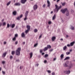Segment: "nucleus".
<instances>
[{
  "mask_svg": "<svg viewBox=\"0 0 75 75\" xmlns=\"http://www.w3.org/2000/svg\"><path fill=\"white\" fill-rule=\"evenodd\" d=\"M6 25V22H4L3 23V25Z\"/></svg>",
  "mask_w": 75,
  "mask_h": 75,
  "instance_id": "37998d69",
  "label": "nucleus"
},
{
  "mask_svg": "<svg viewBox=\"0 0 75 75\" xmlns=\"http://www.w3.org/2000/svg\"><path fill=\"white\" fill-rule=\"evenodd\" d=\"M68 62H66L65 63H64L63 64V66L64 67H68V66L67 65V63L68 64Z\"/></svg>",
  "mask_w": 75,
  "mask_h": 75,
  "instance_id": "39448f33",
  "label": "nucleus"
},
{
  "mask_svg": "<svg viewBox=\"0 0 75 75\" xmlns=\"http://www.w3.org/2000/svg\"><path fill=\"white\" fill-rule=\"evenodd\" d=\"M67 46H65L64 47H63V50H66L67 49Z\"/></svg>",
  "mask_w": 75,
  "mask_h": 75,
  "instance_id": "f704fd0d",
  "label": "nucleus"
},
{
  "mask_svg": "<svg viewBox=\"0 0 75 75\" xmlns=\"http://www.w3.org/2000/svg\"><path fill=\"white\" fill-rule=\"evenodd\" d=\"M52 13H53V11H51V14H52Z\"/></svg>",
  "mask_w": 75,
  "mask_h": 75,
  "instance_id": "338daca9",
  "label": "nucleus"
},
{
  "mask_svg": "<svg viewBox=\"0 0 75 75\" xmlns=\"http://www.w3.org/2000/svg\"><path fill=\"white\" fill-rule=\"evenodd\" d=\"M4 19H3L1 21H2V22H3V21H4Z\"/></svg>",
  "mask_w": 75,
  "mask_h": 75,
  "instance_id": "0e129e2a",
  "label": "nucleus"
},
{
  "mask_svg": "<svg viewBox=\"0 0 75 75\" xmlns=\"http://www.w3.org/2000/svg\"><path fill=\"white\" fill-rule=\"evenodd\" d=\"M69 11L68 10H67V11L66 16H69Z\"/></svg>",
  "mask_w": 75,
  "mask_h": 75,
  "instance_id": "9d476101",
  "label": "nucleus"
},
{
  "mask_svg": "<svg viewBox=\"0 0 75 75\" xmlns=\"http://www.w3.org/2000/svg\"><path fill=\"white\" fill-rule=\"evenodd\" d=\"M4 44H6V42H4Z\"/></svg>",
  "mask_w": 75,
  "mask_h": 75,
  "instance_id": "bf43d9fd",
  "label": "nucleus"
},
{
  "mask_svg": "<svg viewBox=\"0 0 75 75\" xmlns=\"http://www.w3.org/2000/svg\"><path fill=\"white\" fill-rule=\"evenodd\" d=\"M51 23H52V22H51V21H49L48 22V24H51Z\"/></svg>",
  "mask_w": 75,
  "mask_h": 75,
  "instance_id": "c03bdc74",
  "label": "nucleus"
},
{
  "mask_svg": "<svg viewBox=\"0 0 75 75\" xmlns=\"http://www.w3.org/2000/svg\"><path fill=\"white\" fill-rule=\"evenodd\" d=\"M69 58H70V57H67L64 59V60H67V59H69Z\"/></svg>",
  "mask_w": 75,
  "mask_h": 75,
  "instance_id": "393cba45",
  "label": "nucleus"
},
{
  "mask_svg": "<svg viewBox=\"0 0 75 75\" xmlns=\"http://www.w3.org/2000/svg\"><path fill=\"white\" fill-rule=\"evenodd\" d=\"M25 16V18H24V21H25L27 19V16Z\"/></svg>",
  "mask_w": 75,
  "mask_h": 75,
  "instance_id": "473e14b6",
  "label": "nucleus"
},
{
  "mask_svg": "<svg viewBox=\"0 0 75 75\" xmlns=\"http://www.w3.org/2000/svg\"><path fill=\"white\" fill-rule=\"evenodd\" d=\"M68 10L67 8H66L64 10L61 9V12H62L63 14H64L65 13V11H67Z\"/></svg>",
  "mask_w": 75,
  "mask_h": 75,
  "instance_id": "7ed1b4c3",
  "label": "nucleus"
},
{
  "mask_svg": "<svg viewBox=\"0 0 75 75\" xmlns=\"http://www.w3.org/2000/svg\"><path fill=\"white\" fill-rule=\"evenodd\" d=\"M21 36L22 37H25V34L24 32H23L22 33Z\"/></svg>",
  "mask_w": 75,
  "mask_h": 75,
  "instance_id": "dca6fc26",
  "label": "nucleus"
},
{
  "mask_svg": "<svg viewBox=\"0 0 75 75\" xmlns=\"http://www.w3.org/2000/svg\"><path fill=\"white\" fill-rule=\"evenodd\" d=\"M2 73H3V74H4V75L5 74V71H2Z\"/></svg>",
  "mask_w": 75,
  "mask_h": 75,
  "instance_id": "3c124183",
  "label": "nucleus"
},
{
  "mask_svg": "<svg viewBox=\"0 0 75 75\" xmlns=\"http://www.w3.org/2000/svg\"><path fill=\"white\" fill-rule=\"evenodd\" d=\"M18 34H16L15 35V36H14V37H15V38H17L18 37Z\"/></svg>",
  "mask_w": 75,
  "mask_h": 75,
  "instance_id": "72a5a7b5",
  "label": "nucleus"
},
{
  "mask_svg": "<svg viewBox=\"0 0 75 75\" xmlns=\"http://www.w3.org/2000/svg\"><path fill=\"white\" fill-rule=\"evenodd\" d=\"M42 34H41L39 36V39H40L42 37Z\"/></svg>",
  "mask_w": 75,
  "mask_h": 75,
  "instance_id": "58836bf2",
  "label": "nucleus"
},
{
  "mask_svg": "<svg viewBox=\"0 0 75 75\" xmlns=\"http://www.w3.org/2000/svg\"><path fill=\"white\" fill-rule=\"evenodd\" d=\"M47 48H49V49H50L51 48V46L50 45H47Z\"/></svg>",
  "mask_w": 75,
  "mask_h": 75,
  "instance_id": "6ab92c4d",
  "label": "nucleus"
},
{
  "mask_svg": "<svg viewBox=\"0 0 75 75\" xmlns=\"http://www.w3.org/2000/svg\"><path fill=\"white\" fill-rule=\"evenodd\" d=\"M47 72L48 73H49V74H50V73H51V71H50V70H47Z\"/></svg>",
  "mask_w": 75,
  "mask_h": 75,
  "instance_id": "49530a36",
  "label": "nucleus"
},
{
  "mask_svg": "<svg viewBox=\"0 0 75 75\" xmlns=\"http://www.w3.org/2000/svg\"><path fill=\"white\" fill-rule=\"evenodd\" d=\"M51 39L53 41H55L56 39V37L55 36H53L52 38Z\"/></svg>",
  "mask_w": 75,
  "mask_h": 75,
  "instance_id": "6e6552de",
  "label": "nucleus"
},
{
  "mask_svg": "<svg viewBox=\"0 0 75 75\" xmlns=\"http://www.w3.org/2000/svg\"><path fill=\"white\" fill-rule=\"evenodd\" d=\"M64 56V55L63 54H62L61 55L60 57L61 59H62V58H63Z\"/></svg>",
  "mask_w": 75,
  "mask_h": 75,
  "instance_id": "b1692460",
  "label": "nucleus"
},
{
  "mask_svg": "<svg viewBox=\"0 0 75 75\" xmlns=\"http://www.w3.org/2000/svg\"><path fill=\"white\" fill-rule=\"evenodd\" d=\"M56 58H54L53 59V61H55V60H56Z\"/></svg>",
  "mask_w": 75,
  "mask_h": 75,
  "instance_id": "4d7b16f0",
  "label": "nucleus"
},
{
  "mask_svg": "<svg viewBox=\"0 0 75 75\" xmlns=\"http://www.w3.org/2000/svg\"><path fill=\"white\" fill-rule=\"evenodd\" d=\"M38 8V5L37 4L35 5L33 7V9L34 10H36Z\"/></svg>",
  "mask_w": 75,
  "mask_h": 75,
  "instance_id": "20e7f679",
  "label": "nucleus"
},
{
  "mask_svg": "<svg viewBox=\"0 0 75 75\" xmlns=\"http://www.w3.org/2000/svg\"><path fill=\"white\" fill-rule=\"evenodd\" d=\"M42 50H40V53H42Z\"/></svg>",
  "mask_w": 75,
  "mask_h": 75,
  "instance_id": "6e6d98bb",
  "label": "nucleus"
},
{
  "mask_svg": "<svg viewBox=\"0 0 75 75\" xmlns=\"http://www.w3.org/2000/svg\"><path fill=\"white\" fill-rule=\"evenodd\" d=\"M37 45H38V43H36V44H35L34 45V47H36L37 46Z\"/></svg>",
  "mask_w": 75,
  "mask_h": 75,
  "instance_id": "7c9ffc66",
  "label": "nucleus"
},
{
  "mask_svg": "<svg viewBox=\"0 0 75 75\" xmlns=\"http://www.w3.org/2000/svg\"><path fill=\"white\" fill-rule=\"evenodd\" d=\"M45 6H46V5H45V4L43 5L42 7L43 8H45Z\"/></svg>",
  "mask_w": 75,
  "mask_h": 75,
  "instance_id": "a19ab883",
  "label": "nucleus"
},
{
  "mask_svg": "<svg viewBox=\"0 0 75 75\" xmlns=\"http://www.w3.org/2000/svg\"><path fill=\"white\" fill-rule=\"evenodd\" d=\"M52 75H55V73H54V72L52 73Z\"/></svg>",
  "mask_w": 75,
  "mask_h": 75,
  "instance_id": "864d4df0",
  "label": "nucleus"
},
{
  "mask_svg": "<svg viewBox=\"0 0 75 75\" xmlns=\"http://www.w3.org/2000/svg\"><path fill=\"white\" fill-rule=\"evenodd\" d=\"M73 66V65L72 64H69V68H71V67H72Z\"/></svg>",
  "mask_w": 75,
  "mask_h": 75,
  "instance_id": "a878e982",
  "label": "nucleus"
},
{
  "mask_svg": "<svg viewBox=\"0 0 75 75\" xmlns=\"http://www.w3.org/2000/svg\"><path fill=\"white\" fill-rule=\"evenodd\" d=\"M34 31L35 33H37L38 31V30L37 29H35L34 30Z\"/></svg>",
  "mask_w": 75,
  "mask_h": 75,
  "instance_id": "c85d7f7f",
  "label": "nucleus"
},
{
  "mask_svg": "<svg viewBox=\"0 0 75 75\" xmlns=\"http://www.w3.org/2000/svg\"><path fill=\"white\" fill-rule=\"evenodd\" d=\"M23 17V14H21L20 16L18 17L17 18V20H20V18H21Z\"/></svg>",
  "mask_w": 75,
  "mask_h": 75,
  "instance_id": "423d86ee",
  "label": "nucleus"
},
{
  "mask_svg": "<svg viewBox=\"0 0 75 75\" xmlns=\"http://www.w3.org/2000/svg\"><path fill=\"white\" fill-rule=\"evenodd\" d=\"M11 3V1H9L8 3L6 4V5L7 6H9V5H10V4Z\"/></svg>",
  "mask_w": 75,
  "mask_h": 75,
  "instance_id": "5701e85b",
  "label": "nucleus"
},
{
  "mask_svg": "<svg viewBox=\"0 0 75 75\" xmlns=\"http://www.w3.org/2000/svg\"><path fill=\"white\" fill-rule=\"evenodd\" d=\"M15 27V24H13L12 25L11 28H12Z\"/></svg>",
  "mask_w": 75,
  "mask_h": 75,
  "instance_id": "cd10ccee",
  "label": "nucleus"
},
{
  "mask_svg": "<svg viewBox=\"0 0 75 75\" xmlns=\"http://www.w3.org/2000/svg\"><path fill=\"white\" fill-rule=\"evenodd\" d=\"M56 18V15L54 14L53 17H52V19L55 20V18Z\"/></svg>",
  "mask_w": 75,
  "mask_h": 75,
  "instance_id": "412c9836",
  "label": "nucleus"
},
{
  "mask_svg": "<svg viewBox=\"0 0 75 75\" xmlns=\"http://www.w3.org/2000/svg\"><path fill=\"white\" fill-rule=\"evenodd\" d=\"M7 54V53L6 52H5V53L3 54L2 55V57H5L6 56V55Z\"/></svg>",
  "mask_w": 75,
  "mask_h": 75,
  "instance_id": "ddd939ff",
  "label": "nucleus"
},
{
  "mask_svg": "<svg viewBox=\"0 0 75 75\" xmlns=\"http://www.w3.org/2000/svg\"><path fill=\"white\" fill-rule=\"evenodd\" d=\"M48 50V48L47 47H45V48L44 49V51H47Z\"/></svg>",
  "mask_w": 75,
  "mask_h": 75,
  "instance_id": "bb28decb",
  "label": "nucleus"
},
{
  "mask_svg": "<svg viewBox=\"0 0 75 75\" xmlns=\"http://www.w3.org/2000/svg\"><path fill=\"white\" fill-rule=\"evenodd\" d=\"M72 50H69V52H72Z\"/></svg>",
  "mask_w": 75,
  "mask_h": 75,
  "instance_id": "13d9d810",
  "label": "nucleus"
},
{
  "mask_svg": "<svg viewBox=\"0 0 75 75\" xmlns=\"http://www.w3.org/2000/svg\"><path fill=\"white\" fill-rule=\"evenodd\" d=\"M13 41H16V38L14 37V38L12 39Z\"/></svg>",
  "mask_w": 75,
  "mask_h": 75,
  "instance_id": "c9c22d12",
  "label": "nucleus"
},
{
  "mask_svg": "<svg viewBox=\"0 0 75 75\" xmlns=\"http://www.w3.org/2000/svg\"><path fill=\"white\" fill-rule=\"evenodd\" d=\"M12 58H13V56H11L10 57V59H12Z\"/></svg>",
  "mask_w": 75,
  "mask_h": 75,
  "instance_id": "603ef678",
  "label": "nucleus"
},
{
  "mask_svg": "<svg viewBox=\"0 0 75 75\" xmlns=\"http://www.w3.org/2000/svg\"><path fill=\"white\" fill-rule=\"evenodd\" d=\"M1 67H0V71H1Z\"/></svg>",
  "mask_w": 75,
  "mask_h": 75,
  "instance_id": "774afa93",
  "label": "nucleus"
},
{
  "mask_svg": "<svg viewBox=\"0 0 75 75\" xmlns=\"http://www.w3.org/2000/svg\"><path fill=\"white\" fill-rule=\"evenodd\" d=\"M65 73H66V74H70V71H65Z\"/></svg>",
  "mask_w": 75,
  "mask_h": 75,
  "instance_id": "2eb2a0df",
  "label": "nucleus"
},
{
  "mask_svg": "<svg viewBox=\"0 0 75 75\" xmlns=\"http://www.w3.org/2000/svg\"><path fill=\"white\" fill-rule=\"evenodd\" d=\"M55 6L56 7V8L54 10V12H58L59 9H61L62 8V6L61 5L60 6H59L58 7V6L57 5H55Z\"/></svg>",
  "mask_w": 75,
  "mask_h": 75,
  "instance_id": "f257e3e1",
  "label": "nucleus"
},
{
  "mask_svg": "<svg viewBox=\"0 0 75 75\" xmlns=\"http://www.w3.org/2000/svg\"><path fill=\"white\" fill-rule=\"evenodd\" d=\"M74 44H75L74 42H71V43H70V46H73V45H74Z\"/></svg>",
  "mask_w": 75,
  "mask_h": 75,
  "instance_id": "a211bd4d",
  "label": "nucleus"
},
{
  "mask_svg": "<svg viewBox=\"0 0 75 75\" xmlns=\"http://www.w3.org/2000/svg\"><path fill=\"white\" fill-rule=\"evenodd\" d=\"M15 5L16 6H20V5H21V4H20V3H16V4H15Z\"/></svg>",
  "mask_w": 75,
  "mask_h": 75,
  "instance_id": "aec40b11",
  "label": "nucleus"
},
{
  "mask_svg": "<svg viewBox=\"0 0 75 75\" xmlns=\"http://www.w3.org/2000/svg\"><path fill=\"white\" fill-rule=\"evenodd\" d=\"M13 14L14 16H16L17 14V11H14L13 12Z\"/></svg>",
  "mask_w": 75,
  "mask_h": 75,
  "instance_id": "f3484780",
  "label": "nucleus"
},
{
  "mask_svg": "<svg viewBox=\"0 0 75 75\" xmlns=\"http://www.w3.org/2000/svg\"><path fill=\"white\" fill-rule=\"evenodd\" d=\"M67 47H70V45L69 44H68L67 45Z\"/></svg>",
  "mask_w": 75,
  "mask_h": 75,
  "instance_id": "052dcab7",
  "label": "nucleus"
},
{
  "mask_svg": "<svg viewBox=\"0 0 75 75\" xmlns=\"http://www.w3.org/2000/svg\"><path fill=\"white\" fill-rule=\"evenodd\" d=\"M47 7H50V2L48 0L47 1Z\"/></svg>",
  "mask_w": 75,
  "mask_h": 75,
  "instance_id": "1a4fd4ad",
  "label": "nucleus"
},
{
  "mask_svg": "<svg viewBox=\"0 0 75 75\" xmlns=\"http://www.w3.org/2000/svg\"><path fill=\"white\" fill-rule=\"evenodd\" d=\"M69 37V36L68 35H66V37H67V38H68Z\"/></svg>",
  "mask_w": 75,
  "mask_h": 75,
  "instance_id": "680f3d73",
  "label": "nucleus"
},
{
  "mask_svg": "<svg viewBox=\"0 0 75 75\" xmlns=\"http://www.w3.org/2000/svg\"><path fill=\"white\" fill-rule=\"evenodd\" d=\"M15 53V51H12L11 54L13 55Z\"/></svg>",
  "mask_w": 75,
  "mask_h": 75,
  "instance_id": "c756f323",
  "label": "nucleus"
},
{
  "mask_svg": "<svg viewBox=\"0 0 75 75\" xmlns=\"http://www.w3.org/2000/svg\"><path fill=\"white\" fill-rule=\"evenodd\" d=\"M70 12H71V13H73L74 12V11L73 10H70Z\"/></svg>",
  "mask_w": 75,
  "mask_h": 75,
  "instance_id": "a18cd8bd",
  "label": "nucleus"
},
{
  "mask_svg": "<svg viewBox=\"0 0 75 75\" xmlns=\"http://www.w3.org/2000/svg\"><path fill=\"white\" fill-rule=\"evenodd\" d=\"M15 44L16 45H17V44H18V41H16L15 42Z\"/></svg>",
  "mask_w": 75,
  "mask_h": 75,
  "instance_id": "de8ad7c7",
  "label": "nucleus"
},
{
  "mask_svg": "<svg viewBox=\"0 0 75 75\" xmlns=\"http://www.w3.org/2000/svg\"><path fill=\"white\" fill-rule=\"evenodd\" d=\"M60 40H61V41H63V39H62V38H61V39H60Z\"/></svg>",
  "mask_w": 75,
  "mask_h": 75,
  "instance_id": "69168bd1",
  "label": "nucleus"
},
{
  "mask_svg": "<svg viewBox=\"0 0 75 75\" xmlns=\"http://www.w3.org/2000/svg\"><path fill=\"white\" fill-rule=\"evenodd\" d=\"M1 23H0V27H1Z\"/></svg>",
  "mask_w": 75,
  "mask_h": 75,
  "instance_id": "e2e57ef3",
  "label": "nucleus"
},
{
  "mask_svg": "<svg viewBox=\"0 0 75 75\" xmlns=\"http://www.w3.org/2000/svg\"><path fill=\"white\" fill-rule=\"evenodd\" d=\"M26 28H27V30H30V26L29 25H27L26 26Z\"/></svg>",
  "mask_w": 75,
  "mask_h": 75,
  "instance_id": "9b49d317",
  "label": "nucleus"
},
{
  "mask_svg": "<svg viewBox=\"0 0 75 75\" xmlns=\"http://www.w3.org/2000/svg\"><path fill=\"white\" fill-rule=\"evenodd\" d=\"M29 31H30V30H28V29H27V30H26L25 31V33L26 34H28V32H29Z\"/></svg>",
  "mask_w": 75,
  "mask_h": 75,
  "instance_id": "4be33fe9",
  "label": "nucleus"
},
{
  "mask_svg": "<svg viewBox=\"0 0 75 75\" xmlns=\"http://www.w3.org/2000/svg\"><path fill=\"white\" fill-rule=\"evenodd\" d=\"M9 27H10V25L9 24V23H7V28H9Z\"/></svg>",
  "mask_w": 75,
  "mask_h": 75,
  "instance_id": "79ce46f5",
  "label": "nucleus"
},
{
  "mask_svg": "<svg viewBox=\"0 0 75 75\" xmlns=\"http://www.w3.org/2000/svg\"><path fill=\"white\" fill-rule=\"evenodd\" d=\"M29 12L28 11H26V13L25 14V16H28V14Z\"/></svg>",
  "mask_w": 75,
  "mask_h": 75,
  "instance_id": "f8f14e48",
  "label": "nucleus"
},
{
  "mask_svg": "<svg viewBox=\"0 0 75 75\" xmlns=\"http://www.w3.org/2000/svg\"><path fill=\"white\" fill-rule=\"evenodd\" d=\"M26 1L27 0H21V3L22 4H25Z\"/></svg>",
  "mask_w": 75,
  "mask_h": 75,
  "instance_id": "0eeeda50",
  "label": "nucleus"
},
{
  "mask_svg": "<svg viewBox=\"0 0 75 75\" xmlns=\"http://www.w3.org/2000/svg\"><path fill=\"white\" fill-rule=\"evenodd\" d=\"M62 6H65V2H64V3H62Z\"/></svg>",
  "mask_w": 75,
  "mask_h": 75,
  "instance_id": "e433bc0d",
  "label": "nucleus"
},
{
  "mask_svg": "<svg viewBox=\"0 0 75 75\" xmlns=\"http://www.w3.org/2000/svg\"><path fill=\"white\" fill-rule=\"evenodd\" d=\"M22 68H23V66H21L20 67V69H21Z\"/></svg>",
  "mask_w": 75,
  "mask_h": 75,
  "instance_id": "8fccbe9b",
  "label": "nucleus"
},
{
  "mask_svg": "<svg viewBox=\"0 0 75 75\" xmlns=\"http://www.w3.org/2000/svg\"><path fill=\"white\" fill-rule=\"evenodd\" d=\"M44 63H47V60H45L44 61Z\"/></svg>",
  "mask_w": 75,
  "mask_h": 75,
  "instance_id": "09e8293b",
  "label": "nucleus"
},
{
  "mask_svg": "<svg viewBox=\"0 0 75 75\" xmlns=\"http://www.w3.org/2000/svg\"><path fill=\"white\" fill-rule=\"evenodd\" d=\"M71 30H74V26H71Z\"/></svg>",
  "mask_w": 75,
  "mask_h": 75,
  "instance_id": "2f4dec72",
  "label": "nucleus"
},
{
  "mask_svg": "<svg viewBox=\"0 0 75 75\" xmlns=\"http://www.w3.org/2000/svg\"><path fill=\"white\" fill-rule=\"evenodd\" d=\"M29 55H30V58H32V57H33V52H31V53H29Z\"/></svg>",
  "mask_w": 75,
  "mask_h": 75,
  "instance_id": "4468645a",
  "label": "nucleus"
},
{
  "mask_svg": "<svg viewBox=\"0 0 75 75\" xmlns=\"http://www.w3.org/2000/svg\"><path fill=\"white\" fill-rule=\"evenodd\" d=\"M66 55H69V54H70V52H67L66 53Z\"/></svg>",
  "mask_w": 75,
  "mask_h": 75,
  "instance_id": "ea45409f",
  "label": "nucleus"
},
{
  "mask_svg": "<svg viewBox=\"0 0 75 75\" xmlns=\"http://www.w3.org/2000/svg\"><path fill=\"white\" fill-rule=\"evenodd\" d=\"M2 64H5V61L2 62Z\"/></svg>",
  "mask_w": 75,
  "mask_h": 75,
  "instance_id": "5fc2aeb1",
  "label": "nucleus"
},
{
  "mask_svg": "<svg viewBox=\"0 0 75 75\" xmlns=\"http://www.w3.org/2000/svg\"><path fill=\"white\" fill-rule=\"evenodd\" d=\"M48 57V54H46L44 56L45 58H46V57Z\"/></svg>",
  "mask_w": 75,
  "mask_h": 75,
  "instance_id": "4c0bfd02",
  "label": "nucleus"
},
{
  "mask_svg": "<svg viewBox=\"0 0 75 75\" xmlns=\"http://www.w3.org/2000/svg\"><path fill=\"white\" fill-rule=\"evenodd\" d=\"M20 51H21V48L19 47L16 50V55L18 56H20Z\"/></svg>",
  "mask_w": 75,
  "mask_h": 75,
  "instance_id": "f03ea898",
  "label": "nucleus"
}]
</instances>
